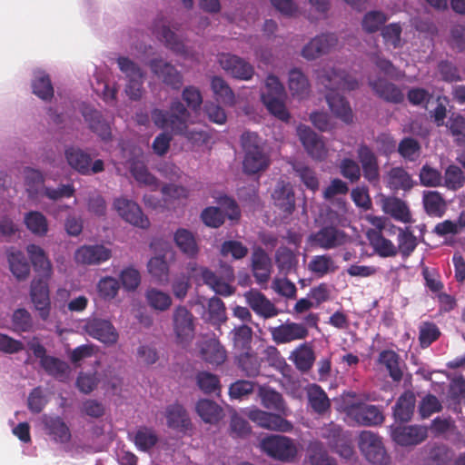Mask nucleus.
Returning a JSON list of instances; mask_svg holds the SVG:
<instances>
[{"label":"nucleus","mask_w":465,"mask_h":465,"mask_svg":"<svg viewBox=\"0 0 465 465\" xmlns=\"http://www.w3.org/2000/svg\"><path fill=\"white\" fill-rule=\"evenodd\" d=\"M26 252L37 274L30 284V299L39 317L46 321L51 312L49 281L53 275V266L45 250L39 245L28 244Z\"/></svg>","instance_id":"nucleus-1"},{"label":"nucleus","mask_w":465,"mask_h":465,"mask_svg":"<svg viewBox=\"0 0 465 465\" xmlns=\"http://www.w3.org/2000/svg\"><path fill=\"white\" fill-rule=\"evenodd\" d=\"M318 83L329 92L326 102L332 114L346 124L353 122V113L350 103L337 91H352L359 87L358 81L345 71L335 68H323L317 75Z\"/></svg>","instance_id":"nucleus-2"},{"label":"nucleus","mask_w":465,"mask_h":465,"mask_svg":"<svg viewBox=\"0 0 465 465\" xmlns=\"http://www.w3.org/2000/svg\"><path fill=\"white\" fill-rule=\"evenodd\" d=\"M190 115L187 108L178 99L171 102L169 111L155 108L151 113L152 121L155 126L168 130L174 135L185 134Z\"/></svg>","instance_id":"nucleus-3"},{"label":"nucleus","mask_w":465,"mask_h":465,"mask_svg":"<svg viewBox=\"0 0 465 465\" xmlns=\"http://www.w3.org/2000/svg\"><path fill=\"white\" fill-rule=\"evenodd\" d=\"M241 143L244 152L243 172L255 174L267 169L270 158L261 147L259 136L254 133L245 132L241 136Z\"/></svg>","instance_id":"nucleus-4"},{"label":"nucleus","mask_w":465,"mask_h":465,"mask_svg":"<svg viewBox=\"0 0 465 465\" xmlns=\"http://www.w3.org/2000/svg\"><path fill=\"white\" fill-rule=\"evenodd\" d=\"M262 450L281 461H292L297 455L294 440L282 435H271L261 441Z\"/></svg>","instance_id":"nucleus-5"},{"label":"nucleus","mask_w":465,"mask_h":465,"mask_svg":"<svg viewBox=\"0 0 465 465\" xmlns=\"http://www.w3.org/2000/svg\"><path fill=\"white\" fill-rule=\"evenodd\" d=\"M359 448L365 459L374 465H386L389 456L381 437L372 431H361L359 436Z\"/></svg>","instance_id":"nucleus-6"},{"label":"nucleus","mask_w":465,"mask_h":465,"mask_svg":"<svg viewBox=\"0 0 465 465\" xmlns=\"http://www.w3.org/2000/svg\"><path fill=\"white\" fill-rule=\"evenodd\" d=\"M117 64L120 71L124 74L127 84L125 93L132 100H139L142 96L143 84V73L140 66L125 56L117 58Z\"/></svg>","instance_id":"nucleus-7"},{"label":"nucleus","mask_w":465,"mask_h":465,"mask_svg":"<svg viewBox=\"0 0 465 465\" xmlns=\"http://www.w3.org/2000/svg\"><path fill=\"white\" fill-rule=\"evenodd\" d=\"M64 154L68 164L83 175L95 174L104 170L103 160L97 159L92 163L90 154L78 147H68Z\"/></svg>","instance_id":"nucleus-8"},{"label":"nucleus","mask_w":465,"mask_h":465,"mask_svg":"<svg viewBox=\"0 0 465 465\" xmlns=\"http://www.w3.org/2000/svg\"><path fill=\"white\" fill-rule=\"evenodd\" d=\"M312 245L323 250L339 248L349 241L348 234L334 225H326L312 233L309 238Z\"/></svg>","instance_id":"nucleus-9"},{"label":"nucleus","mask_w":465,"mask_h":465,"mask_svg":"<svg viewBox=\"0 0 465 465\" xmlns=\"http://www.w3.org/2000/svg\"><path fill=\"white\" fill-rule=\"evenodd\" d=\"M347 416L361 426H378L384 421L381 410L375 405L352 403L346 408Z\"/></svg>","instance_id":"nucleus-10"},{"label":"nucleus","mask_w":465,"mask_h":465,"mask_svg":"<svg viewBox=\"0 0 465 465\" xmlns=\"http://www.w3.org/2000/svg\"><path fill=\"white\" fill-rule=\"evenodd\" d=\"M152 73L165 85L179 90L183 84V76L177 68L162 58H153L149 62Z\"/></svg>","instance_id":"nucleus-11"},{"label":"nucleus","mask_w":465,"mask_h":465,"mask_svg":"<svg viewBox=\"0 0 465 465\" xmlns=\"http://www.w3.org/2000/svg\"><path fill=\"white\" fill-rule=\"evenodd\" d=\"M194 317L183 305L177 306L173 313V326L180 343L187 342L194 335Z\"/></svg>","instance_id":"nucleus-12"},{"label":"nucleus","mask_w":465,"mask_h":465,"mask_svg":"<svg viewBox=\"0 0 465 465\" xmlns=\"http://www.w3.org/2000/svg\"><path fill=\"white\" fill-rule=\"evenodd\" d=\"M114 207L118 214L134 226L146 229L150 226V221L145 216L140 206L128 199L118 198L114 202Z\"/></svg>","instance_id":"nucleus-13"},{"label":"nucleus","mask_w":465,"mask_h":465,"mask_svg":"<svg viewBox=\"0 0 465 465\" xmlns=\"http://www.w3.org/2000/svg\"><path fill=\"white\" fill-rule=\"evenodd\" d=\"M248 418L259 427L270 430L290 432L293 429L292 423L282 418L281 414L271 413L259 409L250 411Z\"/></svg>","instance_id":"nucleus-14"},{"label":"nucleus","mask_w":465,"mask_h":465,"mask_svg":"<svg viewBox=\"0 0 465 465\" xmlns=\"http://www.w3.org/2000/svg\"><path fill=\"white\" fill-rule=\"evenodd\" d=\"M273 204L282 213L283 218L292 214L295 210V194L292 185L283 180L279 181L272 193Z\"/></svg>","instance_id":"nucleus-15"},{"label":"nucleus","mask_w":465,"mask_h":465,"mask_svg":"<svg viewBox=\"0 0 465 465\" xmlns=\"http://www.w3.org/2000/svg\"><path fill=\"white\" fill-rule=\"evenodd\" d=\"M218 62L224 71L237 79L249 80L254 74L251 64L234 54H221L218 56Z\"/></svg>","instance_id":"nucleus-16"},{"label":"nucleus","mask_w":465,"mask_h":465,"mask_svg":"<svg viewBox=\"0 0 465 465\" xmlns=\"http://www.w3.org/2000/svg\"><path fill=\"white\" fill-rule=\"evenodd\" d=\"M298 135L307 153L314 160L323 161L328 154L322 136H319L308 126H299Z\"/></svg>","instance_id":"nucleus-17"},{"label":"nucleus","mask_w":465,"mask_h":465,"mask_svg":"<svg viewBox=\"0 0 465 465\" xmlns=\"http://www.w3.org/2000/svg\"><path fill=\"white\" fill-rule=\"evenodd\" d=\"M85 331L89 336L108 345L115 344L119 338L111 322L98 318L91 319L86 322Z\"/></svg>","instance_id":"nucleus-18"},{"label":"nucleus","mask_w":465,"mask_h":465,"mask_svg":"<svg viewBox=\"0 0 465 465\" xmlns=\"http://www.w3.org/2000/svg\"><path fill=\"white\" fill-rule=\"evenodd\" d=\"M272 340L277 344L288 343L297 340H303L309 335L305 324L297 322H286L277 327L270 328Z\"/></svg>","instance_id":"nucleus-19"},{"label":"nucleus","mask_w":465,"mask_h":465,"mask_svg":"<svg viewBox=\"0 0 465 465\" xmlns=\"http://www.w3.org/2000/svg\"><path fill=\"white\" fill-rule=\"evenodd\" d=\"M243 296L246 303L257 315L268 319L279 314L276 306L259 290L251 289Z\"/></svg>","instance_id":"nucleus-20"},{"label":"nucleus","mask_w":465,"mask_h":465,"mask_svg":"<svg viewBox=\"0 0 465 465\" xmlns=\"http://www.w3.org/2000/svg\"><path fill=\"white\" fill-rule=\"evenodd\" d=\"M338 39L334 34H322L312 39L302 51V55L307 60H313L328 53L336 45Z\"/></svg>","instance_id":"nucleus-21"},{"label":"nucleus","mask_w":465,"mask_h":465,"mask_svg":"<svg viewBox=\"0 0 465 465\" xmlns=\"http://www.w3.org/2000/svg\"><path fill=\"white\" fill-rule=\"evenodd\" d=\"M357 154L361 164L364 178L371 183H378L380 179V169L376 154L365 143L359 145Z\"/></svg>","instance_id":"nucleus-22"},{"label":"nucleus","mask_w":465,"mask_h":465,"mask_svg":"<svg viewBox=\"0 0 465 465\" xmlns=\"http://www.w3.org/2000/svg\"><path fill=\"white\" fill-rule=\"evenodd\" d=\"M111 257V251L104 245H84L77 249L74 259L81 264H100Z\"/></svg>","instance_id":"nucleus-23"},{"label":"nucleus","mask_w":465,"mask_h":465,"mask_svg":"<svg viewBox=\"0 0 465 465\" xmlns=\"http://www.w3.org/2000/svg\"><path fill=\"white\" fill-rule=\"evenodd\" d=\"M391 437L401 446L417 445L427 438V429L421 426L397 427L392 430Z\"/></svg>","instance_id":"nucleus-24"},{"label":"nucleus","mask_w":465,"mask_h":465,"mask_svg":"<svg viewBox=\"0 0 465 465\" xmlns=\"http://www.w3.org/2000/svg\"><path fill=\"white\" fill-rule=\"evenodd\" d=\"M44 429L53 440L59 443H67L71 440V431L68 425L60 416H43Z\"/></svg>","instance_id":"nucleus-25"},{"label":"nucleus","mask_w":465,"mask_h":465,"mask_svg":"<svg viewBox=\"0 0 465 465\" xmlns=\"http://www.w3.org/2000/svg\"><path fill=\"white\" fill-rule=\"evenodd\" d=\"M377 362L383 367L389 376L395 382H400L403 378L402 361L401 356L393 350H383L379 353Z\"/></svg>","instance_id":"nucleus-26"},{"label":"nucleus","mask_w":465,"mask_h":465,"mask_svg":"<svg viewBox=\"0 0 465 465\" xmlns=\"http://www.w3.org/2000/svg\"><path fill=\"white\" fill-rule=\"evenodd\" d=\"M82 114L88 123L89 128L95 133L102 140L111 139V128L109 124L104 119L102 113L89 106H84Z\"/></svg>","instance_id":"nucleus-27"},{"label":"nucleus","mask_w":465,"mask_h":465,"mask_svg":"<svg viewBox=\"0 0 465 465\" xmlns=\"http://www.w3.org/2000/svg\"><path fill=\"white\" fill-rule=\"evenodd\" d=\"M272 262L262 248L254 250L252 255V270L259 284L267 283L271 277Z\"/></svg>","instance_id":"nucleus-28"},{"label":"nucleus","mask_w":465,"mask_h":465,"mask_svg":"<svg viewBox=\"0 0 465 465\" xmlns=\"http://www.w3.org/2000/svg\"><path fill=\"white\" fill-rule=\"evenodd\" d=\"M369 84L374 93L386 102L392 104H401L404 100V94L401 90L393 83L385 79L369 81Z\"/></svg>","instance_id":"nucleus-29"},{"label":"nucleus","mask_w":465,"mask_h":465,"mask_svg":"<svg viewBox=\"0 0 465 465\" xmlns=\"http://www.w3.org/2000/svg\"><path fill=\"white\" fill-rule=\"evenodd\" d=\"M397 232V254L400 253L403 260L408 259L416 250L419 242L417 237L413 234L411 227H393Z\"/></svg>","instance_id":"nucleus-30"},{"label":"nucleus","mask_w":465,"mask_h":465,"mask_svg":"<svg viewBox=\"0 0 465 465\" xmlns=\"http://www.w3.org/2000/svg\"><path fill=\"white\" fill-rule=\"evenodd\" d=\"M235 362L246 376L254 378L260 374L262 360L251 350L235 355Z\"/></svg>","instance_id":"nucleus-31"},{"label":"nucleus","mask_w":465,"mask_h":465,"mask_svg":"<svg viewBox=\"0 0 465 465\" xmlns=\"http://www.w3.org/2000/svg\"><path fill=\"white\" fill-rule=\"evenodd\" d=\"M166 420L168 427L178 431H186L192 427L187 411L179 404L171 405L166 409Z\"/></svg>","instance_id":"nucleus-32"},{"label":"nucleus","mask_w":465,"mask_h":465,"mask_svg":"<svg viewBox=\"0 0 465 465\" xmlns=\"http://www.w3.org/2000/svg\"><path fill=\"white\" fill-rule=\"evenodd\" d=\"M173 240L179 250L188 258L193 259L199 253V246L194 234L187 229L179 228L173 235Z\"/></svg>","instance_id":"nucleus-33"},{"label":"nucleus","mask_w":465,"mask_h":465,"mask_svg":"<svg viewBox=\"0 0 465 465\" xmlns=\"http://www.w3.org/2000/svg\"><path fill=\"white\" fill-rule=\"evenodd\" d=\"M258 395L264 408L275 411L282 415H287L288 409L280 392L270 387L261 386Z\"/></svg>","instance_id":"nucleus-34"},{"label":"nucleus","mask_w":465,"mask_h":465,"mask_svg":"<svg viewBox=\"0 0 465 465\" xmlns=\"http://www.w3.org/2000/svg\"><path fill=\"white\" fill-rule=\"evenodd\" d=\"M295 367L302 371H308L313 366L315 361V353L309 342L300 344L291 354L289 358Z\"/></svg>","instance_id":"nucleus-35"},{"label":"nucleus","mask_w":465,"mask_h":465,"mask_svg":"<svg viewBox=\"0 0 465 465\" xmlns=\"http://www.w3.org/2000/svg\"><path fill=\"white\" fill-rule=\"evenodd\" d=\"M368 239L375 252L383 258L395 257L397 255L396 245L387 239L381 231H371Z\"/></svg>","instance_id":"nucleus-36"},{"label":"nucleus","mask_w":465,"mask_h":465,"mask_svg":"<svg viewBox=\"0 0 465 465\" xmlns=\"http://www.w3.org/2000/svg\"><path fill=\"white\" fill-rule=\"evenodd\" d=\"M422 203L426 213L430 217H442L447 210V203L442 195L435 191L423 193Z\"/></svg>","instance_id":"nucleus-37"},{"label":"nucleus","mask_w":465,"mask_h":465,"mask_svg":"<svg viewBox=\"0 0 465 465\" xmlns=\"http://www.w3.org/2000/svg\"><path fill=\"white\" fill-rule=\"evenodd\" d=\"M201 355L204 361L212 365H221L227 358L224 347L216 340L205 341L202 346Z\"/></svg>","instance_id":"nucleus-38"},{"label":"nucleus","mask_w":465,"mask_h":465,"mask_svg":"<svg viewBox=\"0 0 465 465\" xmlns=\"http://www.w3.org/2000/svg\"><path fill=\"white\" fill-rule=\"evenodd\" d=\"M196 412L206 423H217L223 417V410L216 402L207 399L198 401Z\"/></svg>","instance_id":"nucleus-39"},{"label":"nucleus","mask_w":465,"mask_h":465,"mask_svg":"<svg viewBox=\"0 0 465 465\" xmlns=\"http://www.w3.org/2000/svg\"><path fill=\"white\" fill-rule=\"evenodd\" d=\"M231 333L235 355L252 350V330L251 327L242 324L235 327Z\"/></svg>","instance_id":"nucleus-40"},{"label":"nucleus","mask_w":465,"mask_h":465,"mask_svg":"<svg viewBox=\"0 0 465 465\" xmlns=\"http://www.w3.org/2000/svg\"><path fill=\"white\" fill-rule=\"evenodd\" d=\"M10 271L18 281H25L30 274V265L21 251H12L7 255Z\"/></svg>","instance_id":"nucleus-41"},{"label":"nucleus","mask_w":465,"mask_h":465,"mask_svg":"<svg viewBox=\"0 0 465 465\" xmlns=\"http://www.w3.org/2000/svg\"><path fill=\"white\" fill-rule=\"evenodd\" d=\"M309 404L314 412L324 414L331 408L326 392L317 384H312L307 391Z\"/></svg>","instance_id":"nucleus-42"},{"label":"nucleus","mask_w":465,"mask_h":465,"mask_svg":"<svg viewBox=\"0 0 465 465\" xmlns=\"http://www.w3.org/2000/svg\"><path fill=\"white\" fill-rule=\"evenodd\" d=\"M387 183L393 191H409L413 186L411 176L402 167H393L389 171Z\"/></svg>","instance_id":"nucleus-43"},{"label":"nucleus","mask_w":465,"mask_h":465,"mask_svg":"<svg viewBox=\"0 0 465 465\" xmlns=\"http://www.w3.org/2000/svg\"><path fill=\"white\" fill-rule=\"evenodd\" d=\"M41 367L48 374L61 381L68 378L70 367L68 363L54 356H47L41 361Z\"/></svg>","instance_id":"nucleus-44"},{"label":"nucleus","mask_w":465,"mask_h":465,"mask_svg":"<svg viewBox=\"0 0 465 465\" xmlns=\"http://www.w3.org/2000/svg\"><path fill=\"white\" fill-rule=\"evenodd\" d=\"M203 273V282L209 286L216 294L228 297L234 293L235 288L223 281L210 269H204Z\"/></svg>","instance_id":"nucleus-45"},{"label":"nucleus","mask_w":465,"mask_h":465,"mask_svg":"<svg viewBox=\"0 0 465 465\" xmlns=\"http://www.w3.org/2000/svg\"><path fill=\"white\" fill-rule=\"evenodd\" d=\"M289 89L292 96L303 98L310 92V84L304 74L297 68L292 69L289 73Z\"/></svg>","instance_id":"nucleus-46"},{"label":"nucleus","mask_w":465,"mask_h":465,"mask_svg":"<svg viewBox=\"0 0 465 465\" xmlns=\"http://www.w3.org/2000/svg\"><path fill=\"white\" fill-rule=\"evenodd\" d=\"M211 87L218 102L229 106L234 105V93L223 78L213 76L211 81Z\"/></svg>","instance_id":"nucleus-47"},{"label":"nucleus","mask_w":465,"mask_h":465,"mask_svg":"<svg viewBox=\"0 0 465 465\" xmlns=\"http://www.w3.org/2000/svg\"><path fill=\"white\" fill-rule=\"evenodd\" d=\"M275 263L281 273L288 275L296 269L298 259L290 248L281 246L275 252Z\"/></svg>","instance_id":"nucleus-48"},{"label":"nucleus","mask_w":465,"mask_h":465,"mask_svg":"<svg viewBox=\"0 0 465 465\" xmlns=\"http://www.w3.org/2000/svg\"><path fill=\"white\" fill-rule=\"evenodd\" d=\"M157 35L164 43V45L174 54L184 57L188 55V50L183 42L168 26H162L157 31Z\"/></svg>","instance_id":"nucleus-49"},{"label":"nucleus","mask_w":465,"mask_h":465,"mask_svg":"<svg viewBox=\"0 0 465 465\" xmlns=\"http://www.w3.org/2000/svg\"><path fill=\"white\" fill-rule=\"evenodd\" d=\"M308 269L317 277H323L336 272L338 266L329 254L315 255L308 264Z\"/></svg>","instance_id":"nucleus-50"},{"label":"nucleus","mask_w":465,"mask_h":465,"mask_svg":"<svg viewBox=\"0 0 465 465\" xmlns=\"http://www.w3.org/2000/svg\"><path fill=\"white\" fill-rule=\"evenodd\" d=\"M33 93L44 101H50L54 96V87L50 76L39 72L32 81Z\"/></svg>","instance_id":"nucleus-51"},{"label":"nucleus","mask_w":465,"mask_h":465,"mask_svg":"<svg viewBox=\"0 0 465 465\" xmlns=\"http://www.w3.org/2000/svg\"><path fill=\"white\" fill-rule=\"evenodd\" d=\"M283 96H274L271 94H261V99L267 110L276 118L283 122H288L290 114L283 102Z\"/></svg>","instance_id":"nucleus-52"},{"label":"nucleus","mask_w":465,"mask_h":465,"mask_svg":"<svg viewBox=\"0 0 465 465\" xmlns=\"http://www.w3.org/2000/svg\"><path fill=\"white\" fill-rule=\"evenodd\" d=\"M454 143L460 147H465V117L461 114H451L446 123Z\"/></svg>","instance_id":"nucleus-53"},{"label":"nucleus","mask_w":465,"mask_h":465,"mask_svg":"<svg viewBox=\"0 0 465 465\" xmlns=\"http://www.w3.org/2000/svg\"><path fill=\"white\" fill-rule=\"evenodd\" d=\"M415 406V400L412 395H401L393 407L395 420L407 422L411 420Z\"/></svg>","instance_id":"nucleus-54"},{"label":"nucleus","mask_w":465,"mask_h":465,"mask_svg":"<svg viewBox=\"0 0 465 465\" xmlns=\"http://www.w3.org/2000/svg\"><path fill=\"white\" fill-rule=\"evenodd\" d=\"M148 305L153 310L165 312L172 305L171 296L156 288H150L145 292Z\"/></svg>","instance_id":"nucleus-55"},{"label":"nucleus","mask_w":465,"mask_h":465,"mask_svg":"<svg viewBox=\"0 0 465 465\" xmlns=\"http://www.w3.org/2000/svg\"><path fill=\"white\" fill-rule=\"evenodd\" d=\"M308 461L311 465H338L320 442L311 443L308 448Z\"/></svg>","instance_id":"nucleus-56"},{"label":"nucleus","mask_w":465,"mask_h":465,"mask_svg":"<svg viewBox=\"0 0 465 465\" xmlns=\"http://www.w3.org/2000/svg\"><path fill=\"white\" fill-rule=\"evenodd\" d=\"M25 223L27 229L35 235L44 236L48 232L47 220L40 212L27 213L25 216Z\"/></svg>","instance_id":"nucleus-57"},{"label":"nucleus","mask_w":465,"mask_h":465,"mask_svg":"<svg viewBox=\"0 0 465 465\" xmlns=\"http://www.w3.org/2000/svg\"><path fill=\"white\" fill-rule=\"evenodd\" d=\"M292 169L307 189L312 192H316L319 189V179L313 169L302 163H294Z\"/></svg>","instance_id":"nucleus-58"},{"label":"nucleus","mask_w":465,"mask_h":465,"mask_svg":"<svg viewBox=\"0 0 465 465\" xmlns=\"http://www.w3.org/2000/svg\"><path fill=\"white\" fill-rule=\"evenodd\" d=\"M441 332L436 323L423 322L419 326V341L421 348L425 349L436 341Z\"/></svg>","instance_id":"nucleus-59"},{"label":"nucleus","mask_w":465,"mask_h":465,"mask_svg":"<svg viewBox=\"0 0 465 465\" xmlns=\"http://www.w3.org/2000/svg\"><path fill=\"white\" fill-rule=\"evenodd\" d=\"M158 442V436L153 429L142 427L134 435V444L138 450L148 451Z\"/></svg>","instance_id":"nucleus-60"},{"label":"nucleus","mask_w":465,"mask_h":465,"mask_svg":"<svg viewBox=\"0 0 465 465\" xmlns=\"http://www.w3.org/2000/svg\"><path fill=\"white\" fill-rule=\"evenodd\" d=\"M196 383L205 394L218 392L221 390L219 377L209 371H199L196 375Z\"/></svg>","instance_id":"nucleus-61"},{"label":"nucleus","mask_w":465,"mask_h":465,"mask_svg":"<svg viewBox=\"0 0 465 465\" xmlns=\"http://www.w3.org/2000/svg\"><path fill=\"white\" fill-rule=\"evenodd\" d=\"M388 16L381 11H370L361 21L362 29L369 34L379 31L387 22Z\"/></svg>","instance_id":"nucleus-62"},{"label":"nucleus","mask_w":465,"mask_h":465,"mask_svg":"<svg viewBox=\"0 0 465 465\" xmlns=\"http://www.w3.org/2000/svg\"><path fill=\"white\" fill-rule=\"evenodd\" d=\"M148 272L156 281L163 282L168 281L169 266L163 256L151 258L147 264Z\"/></svg>","instance_id":"nucleus-63"},{"label":"nucleus","mask_w":465,"mask_h":465,"mask_svg":"<svg viewBox=\"0 0 465 465\" xmlns=\"http://www.w3.org/2000/svg\"><path fill=\"white\" fill-rule=\"evenodd\" d=\"M130 172L139 183L148 186L157 185V179L148 171V168L143 162L134 161L131 163Z\"/></svg>","instance_id":"nucleus-64"}]
</instances>
